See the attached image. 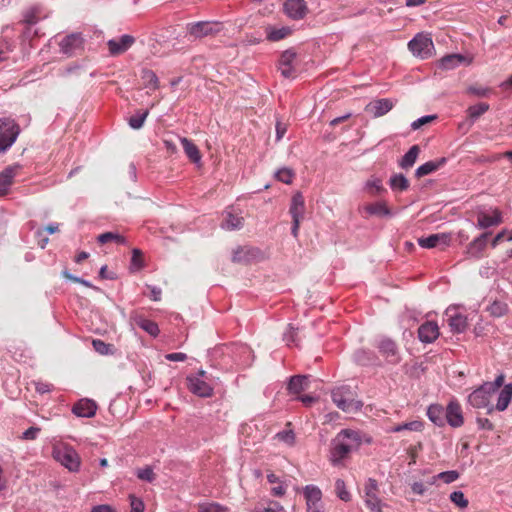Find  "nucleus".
Returning <instances> with one entry per match:
<instances>
[{"mask_svg": "<svg viewBox=\"0 0 512 512\" xmlns=\"http://www.w3.org/2000/svg\"><path fill=\"white\" fill-rule=\"evenodd\" d=\"M504 383V375H498L494 381L485 382L477 389H475L468 396L469 404L477 409L486 408L487 413L491 414L495 408L491 405V398Z\"/></svg>", "mask_w": 512, "mask_h": 512, "instance_id": "f257e3e1", "label": "nucleus"}, {"mask_svg": "<svg viewBox=\"0 0 512 512\" xmlns=\"http://www.w3.org/2000/svg\"><path fill=\"white\" fill-rule=\"evenodd\" d=\"M331 398L334 404L344 412L359 410L362 403L354 400V393L350 386L343 385L332 390Z\"/></svg>", "mask_w": 512, "mask_h": 512, "instance_id": "f03ea898", "label": "nucleus"}, {"mask_svg": "<svg viewBox=\"0 0 512 512\" xmlns=\"http://www.w3.org/2000/svg\"><path fill=\"white\" fill-rule=\"evenodd\" d=\"M20 134V127L10 117L0 118V153L9 149Z\"/></svg>", "mask_w": 512, "mask_h": 512, "instance_id": "7ed1b4c3", "label": "nucleus"}, {"mask_svg": "<svg viewBox=\"0 0 512 512\" xmlns=\"http://www.w3.org/2000/svg\"><path fill=\"white\" fill-rule=\"evenodd\" d=\"M53 457L70 472H78L80 469V456L71 446L63 445L55 447L53 449Z\"/></svg>", "mask_w": 512, "mask_h": 512, "instance_id": "20e7f679", "label": "nucleus"}, {"mask_svg": "<svg viewBox=\"0 0 512 512\" xmlns=\"http://www.w3.org/2000/svg\"><path fill=\"white\" fill-rule=\"evenodd\" d=\"M408 48L414 56L426 59L433 54L434 44L428 34L418 33L408 42Z\"/></svg>", "mask_w": 512, "mask_h": 512, "instance_id": "39448f33", "label": "nucleus"}, {"mask_svg": "<svg viewBox=\"0 0 512 512\" xmlns=\"http://www.w3.org/2000/svg\"><path fill=\"white\" fill-rule=\"evenodd\" d=\"M206 372L199 370L193 375L187 376L189 390L199 397H210L213 393V388L205 380Z\"/></svg>", "mask_w": 512, "mask_h": 512, "instance_id": "423d86ee", "label": "nucleus"}, {"mask_svg": "<svg viewBox=\"0 0 512 512\" xmlns=\"http://www.w3.org/2000/svg\"><path fill=\"white\" fill-rule=\"evenodd\" d=\"M307 512H324L322 491L316 485L309 484L303 488Z\"/></svg>", "mask_w": 512, "mask_h": 512, "instance_id": "0eeeda50", "label": "nucleus"}, {"mask_svg": "<svg viewBox=\"0 0 512 512\" xmlns=\"http://www.w3.org/2000/svg\"><path fill=\"white\" fill-rule=\"evenodd\" d=\"M364 502L371 512H382L381 500L378 497V483L369 478L364 485Z\"/></svg>", "mask_w": 512, "mask_h": 512, "instance_id": "6e6552de", "label": "nucleus"}, {"mask_svg": "<svg viewBox=\"0 0 512 512\" xmlns=\"http://www.w3.org/2000/svg\"><path fill=\"white\" fill-rule=\"evenodd\" d=\"M220 30L221 26L218 22L199 21L189 23L187 25L188 33L194 38H202L205 36L213 35L218 33Z\"/></svg>", "mask_w": 512, "mask_h": 512, "instance_id": "1a4fd4ad", "label": "nucleus"}, {"mask_svg": "<svg viewBox=\"0 0 512 512\" xmlns=\"http://www.w3.org/2000/svg\"><path fill=\"white\" fill-rule=\"evenodd\" d=\"M84 40L80 33L66 35L59 42L60 52L67 57H72L83 49Z\"/></svg>", "mask_w": 512, "mask_h": 512, "instance_id": "9d476101", "label": "nucleus"}, {"mask_svg": "<svg viewBox=\"0 0 512 512\" xmlns=\"http://www.w3.org/2000/svg\"><path fill=\"white\" fill-rule=\"evenodd\" d=\"M490 232H484L466 247L465 254L468 258L479 260L484 256V251L488 243V236Z\"/></svg>", "mask_w": 512, "mask_h": 512, "instance_id": "9b49d317", "label": "nucleus"}, {"mask_svg": "<svg viewBox=\"0 0 512 512\" xmlns=\"http://www.w3.org/2000/svg\"><path fill=\"white\" fill-rule=\"evenodd\" d=\"M394 107V102L389 98H378L370 101L365 106V112L374 118L387 114Z\"/></svg>", "mask_w": 512, "mask_h": 512, "instance_id": "f8f14e48", "label": "nucleus"}, {"mask_svg": "<svg viewBox=\"0 0 512 512\" xmlns=\"http://www.w3.org/2000/svg\"><path fill=\"white\" fill-rule=\"evenodd\" d=\"M445 422L451 427L458 428L464 423L462 408L458 401L451 400L445 409Z\"/></svg>", "mask_w": 512, "mask_h": 512, "instance_id": "ddd939ff", "label": "nucleus"}, {"mask_svg": "<svg viewBox=\"0 0 512 512\" xmlns=\"http://www.w3.org/2000/svg\"><path fill=\"white\" fill-rule=\"evenodd\" d=\"M352 450L343 442L342 438L337 434V436L332 440L331 449H330V461L336 466L341 463V461L350 453Z\"/></svg>", "mask_w": 512, "mask_h": 512, "instance_id": "4468645a", "label": "nucleus"}, {"mask_svg": "<svg viewBox=\"0 0 512 512\" xmlns=\"http://www.w3.org/2000/svg\"><path fill=\"white\" fill-rule=\"evenodd\" d=\"M491 214L480 211L477 216L476 228L487 229L502 223V213L498 208H492Z\"/></svg>", "mask_w": 512, "mask_h": 512, "instance_id": "2eb2a0df", "label": "nucleus"}, {"mask_svg": "<svg viewBox=\"0 0 512 512\" xmlns=\"http://www.w3.org/2000/svg\"><path fill=\"white\" fill-rule=\"evenodd\" d=\"M446 316L450 330L453 333H463L467 326V317L461 313H458L455 308L449 307L446 310Z\"/></svg>", "mask_w": 512, "mask_h": 512, "instance_id": "dca6fc26", "label": "nucleus"}, {"mask_svg": "<svg viewBox=\"0 0 512 512\" xmlns=\"http://www.w3.org/2000/svg\"><path fill=\"white\" fill-rule=\"evenodd\" d=\"M284 11L289 18L300 20L306 16L308 7L304 0H286L284 3Z\"/></svg>", "mask_w": 512, "mask_h": 512, "instance_id": "f3484780", "label": "nucleus"}, {"mask_svg": "<svg viewBox=\"0 0 512 512\" xmlns=\"http://www.w3.org/2000/svg\"><path fill=\"white\" fill-rule=\"evenodd\" d=\"M296 59V52L292 49L284 51L279 59V70L283 77H295L296 70L293 67V62Z\"/></svg>", "mask_w": 512, "mask_h": 512, "instance_id": "a211bd4d", "label": "nucleus"}, {"mask_svg": "<svg viewBox=\"0 0 512 512\" xmlns=\"http://www.w3.org/2000/svg\"><path fill=\"white\" fill-rule=\"evenodd\" d=\"M130 320L154 338H156L160 333L159 326L156 322L145 318L143 315L138 314L137 312H132L130 314Z\"/></svg>", "mask_w": 512, "mask_h": 512, "instance_id": "6ab92c4d", "label": "nucleus"}, {"mask_svg": "<svg viewBox=\"0 0 512 512\" xmlns=\"http://www.w3.org/2000/svg\"><path fill=\"white\" fill-rule=\"evenodd\" d=\"M243 224L244 218L239 213H235L233 208H229L223 213L220 226L224 230L233 231L241 229Z\"/></svg>", "mask_w": 512, "mask_h": 512, "instance_id": "aec40b11", "label": "nucleus"}, {"mask_svg": "<svg viewBox=\"0 0 512 512\" xmlns=\"http://www.w3.org/2000/svg\"><path fill=\"white\" fill-rule=\"evenodd\" d=\"M135 42V38L131 35H122L119 39H111L107 42L109 52L116 56L126 52Z\"/></svg>", "mask_w": 512, "mask_h": 512, "instance_id": "412c9836", "label": "nucleus"}, {"mask_svg": "<svg viewBox=\"0 0 512 512\" xmlns=\"http://www.w3.org/2000/svg\"><path fill=\"white\" fill-rule=\"evenodd\" d=\"M439 337V327L434 321H426L418 328V338L422 343H433Z\"/></svg>", "mask_w": 512, "mask_h": 512, "instance_id": "4be33fe9", "label": "nucleus"}, {"mask_svg": "<svg viewBox=\"0 0 512 512\" xmlns=\"http://www.w3.org/2000/svg\"><path fill=\"white\" fill-rule=\"evenodd\" d=\"M449 242L450 236L445 233L431 234L427 237H421L418 239L419 246L425 249L435 248L439 245H443V247H445Z\"/></svg>", "mask_w": 512, "mask_h": 512, "instance_id": "5701e85b", "label": "nucleus"}, {"mask_svg": "<svg viewBox=\"0 0 512 512\" xmlns=\"http://www.w3.org/2000/svg\"><path fill=\"white\" fill-rule=\"evenodd\" d=\"M97 405L89 399L79 400L72 408V412L78 417L91 418L95 415Z\"/></svg>", "mask_w": 512, "mask_h": 512, "instance_id": "b1692460", "label": "nucleus"}, {"mask_svg": "<svg viewBox=\"0 0 512 512\" xmlns=\"http://www.w3.org/2000/svg\"><path fill=\"white\" fill-rule=\"evenodd\" d=\"M18 169L19 166H8L0 172V197L8 193Z\"/></svg>", "mask_w": 512, "mask_h": 512, "instance_id": "393cba45", "label": "nucleus"}, {"mask_svg": "<svg viewBox=\"0 0 512 512\" xmlns=\"http://www.w3.org/2000/svg\"><path fill=\"white\" fill-rule=\"evenodd\" d=\"M289 213L292 219L302 220L305 213V201L301 192H297L291 199Z\"/></svg>", "mask_w": 512, "mask_h": 512, "instance_id": "a878e982", "label": "nucleus"}, {"mask_svg": "<svg viewBox=\"0 0 512 512\" xmlns=\"http://www.w3.org/2000/svg\"><path fill=\"white\" fill-rule=\"evenodd\" d=\"M426 415L428 419L436 426L443 427L445 425V409L438 403L428 406Z\"/></svg>", "mask_w": 512, "mask_h": 512, "instance_id": "bb28decb", "label": "nucleus"}, {"mask_svg": "<svg viewBox=\"0 0 512 512\" xmlns=\"http://www.w3.org/2000/svg\"><path fill=\"white\" fill-rule=\"evenodd\" d=\"M309 387V376L295 375L289 378L287 389L291 394H299Z\"/></svg>", "mask_w": 512, "mask_h": 512, "instance_id": "cd10ccee", "label": "nucleus"}, {"mask_svg": "<svg viewBox=\"0 0 512 512\" xmlns=\"http://www.w3.org/2000/svg\"><path fill=\"white\" fill-rule=\"evenodd\" d=\"M338 434L352 451L358 449L362 443L361 433L358 431L343 429Z\"/></svg>", "mask_w": 512, "mask_h": 512, "instance_id": "c85d7f7f", "label": "nucleus"}, {"mask_svg": "<svg viewBox=\"0 0 512 512\" xmlns=\"http://www.w3.org/2000/svg\"><path fill=\"white\" fill-rule=\"evenodd\" d=\"M446 161V158L442 157L434 161L425 162L416 169L415 176L417 178H421L426 175H429L438 170L439 168H441L446 163Z\"/></svg>", "mask_w": 512, "mask_h": 512, "instance_id": "c756f323", "label": "nucleus"}, {"mask_svg": "<svg viewBox=\"0 0 512 512\" xmlns=\"http://www.w3.org/2000/svg\"><path fill=\"white\" fill-rule=\"evenodd\" d=\"M259 251L249 247H238L234 250L232 260L238 263H246L254 259L258 255Z\"/></svg>", "mask_w": 512, "mask_h": 512, "instance_id": "7c9ffc66", "label": "nucleus"}, {"mask_svg": "<svg viewBox=\"0 0 512 512\" xmlns=\"http://www.w3.org/2000/svg\"><path fill=\"white\" fill-rule=\"evenodd\" d=\"M512 399V383H508L504 385L502 390L500 391L496 406L494 407L498 411H504L507 409L509 403Z\"/></svg>", "mask_w": 512, "mask_h": 512, "instance_id": "2f4dec72", "label": "nucleus"}, {"mask_svg": "<svg viewBox=\"0 0 512 512\" xmlns=\"http://www.w3.org/2000/svg\"><path fill=\"white\" fill-rule=\"evenodd\" d=\"M354 360L361 366H369L377 364V357L374 352L366 349H359L354 353Z\"/></svg>", "mask_w": 512, "mask_h": 512, "instance_id": "473e14b6", "label": "nucleus"}, {"mask_svg": "<svg viewBox=\"0 0 512 512\" xmlns=\"http://www.w3.org/2000/svg\"><path fill=\"white\" fill-rule=\"evenodd\" d=\"M465 61L461 54H449L442 57L438 63V67L443 70H452Z\"/></svg>", "mask_w": 512, "mask_h": 512, "instance_id": "72a5a7b5", "label": "nucleus"}, {"mask_svg": "<svg viewBox=\"0 0 512 512\" xmlns=\"http://www.w3.org/2000/svg\"><path fill=\"white\" fill-rule=\"evenodd\" d=\"M180 142L187 157L196 164L200 163L201 154L197 146L185 137L180 138Z\"/></svg>", "mask_w": 512, "mask_h": 512, "instance_id": "f704fd0d", "label": "nucleus"}, {"mask_svg": "<svg viewBox=\"0 0 512 512\" xmlns=\"http://www.w3.org/2000/svg\"><path fill=\"white\" fill-rule=\"evenodd\" d=\"M363 210L368 215H375V216H379V217L391 216L390 209L387 207L386 203L383 201L368 204L363 207Z\"/></svg>", "mask_w": 512, "mask_h": 512, "instance_id": "c9c22d12", "label": "nucleus"}, {"mask_svg": "<svg viewBox=\"0 0 512 512\" xmlns=\"http://www.w3.org/2000/svg\"><path fill=\"white\" fill-rule=\"evenodd\" d=\"M149 114V108H141L135 111L128 119V125L134 129L138 130L143 127L144 122Z\"/></svg>", "mask_w": 512, "mask_h": 512, "instance_id": "e433bc0d", "label": "nucleus"}, {"mask_svg": "<svg viewBox=\"0 0 512 512\" xmlns=\"http://www.w3.org/2000/svg\"><path fill=\"white\" fill-rule=\"evenodd\" d=\"M420 153L418 145H413L410 149L402 156L399 161V166L402 169H409L415 164L417 157Z\"/></svg>", "mask_w": 512, "mask_h": 512, "instance_id": "4c0bfd02", "label": "nucleus"}, {"mask_svg": "<svg viewBox=\"0 0 512 512\" xmlns=\"http://www.w3.org/2000/svg\"><path fill=\"white\" fill-rule=\"evenodd\" d=\"M364 190L371 196L381 195L386 192L382 180L378 177H370L364 184Z\"/></svg>", "mask_w": 512, "mask_h": 512, "instance_id": "58836bf2", "label": "nucleus"}, {"mask_svg": "<svg viewBox=\"0 0 512 512\" xmlns=\"http://www.w3.org/2000/svg\"><path fill=\"white\" fill-rule=\"evenodd\" d=\"M378 349L386 358L392 357L393 359H391L390 361H392V362L397 361V358H396L397 347H396V344L394 343V341H392L391 339L381 340L378 344Z\"/></svg>", "mask_w": 512, "mask_h": 512, "instance_id": "ea45409f", "label": "nucleus"}, {"mask_svg": "<svg viewBox=\"0 0 512 512\" xmlns=\"http://www.w3.org/2000/svg\"><path fill=\"white\" fill-rule=\"evenodd\" d=\"M392 191L403 192L409 188V181L403 174H393L389 179Z\"/></svg>", "mask_w": 512, "mask_h": 512, "instance_id": "a19ab883", "label": "nucleus"}, {"mask_svg": "<svg viewBox=\"0 0 512 512\" xmlns=\"http://www.w3.org/2000/svg\"><path fill=\"white\" fill-rule=\"evenodd\" d=\"M488 109H489V104H487L485 102H480L475 105H472L467 109L468 118L472 122H475L476 120L479 119L480 116H482L485 112H487Z\"/></svg>", "mask_w": 512, "mask_h": 512, "instance_id": "79ce46f5", "label": "nucleus"}, {"mask_svg": "<svg viewBox=\"0 0 512 512\" xmlns=\"http://www.w3.org/2000/svg\"><path fill=\"white\" fill-rule=\"evenodd\" d=\"M141 79L146 88H149L152 91L158 88V77L152 70L143 69Z\"/></svg>", "mask_w": 512, "mask_h": 512, "instance_id": "37998d69", "label": "nucleus"}, {"mask_svg": "<svg viewBox=\"0 0 512 512\" xmlns=\"http://www.w3.org/2000/svg\"><path fill=\"white\" fill-rule=\"evenodd\" d=\"M424 429V422L420 420H414L394 426L392 432H401L403 430L421 432Z\"/></svg>", "mask_w": 512, "mask_h": 512, "instance_id": "c03bdc74", "label": "nucleus"}, {"mask_svg": "<svg viewBox=\"0 0 512 512\" xmlns=\"http://www.w3.org/2000/svg\"><path fill=\"white\" fill-rule=\"evenodd\" d=\"M97 240L99 243L101 244H105L107 242H110V241H114L120 245H126L127 244V240L124 236L118 234V233H115V232H105V233H102L100 234L98 237H97Z\"/></svg>", "mask_w": 512, "mask_h": 512, "instance_id": "a18cd8bd", "label": "nucleus"}, {"mask_svg": "<svg viewBox=\"0 0 512 512\" xmlns=\"http://www.w3.org/2000/svg\"><path fill=\"white\" fill-rule=\"evenodd\" d=\"M142 251L138 248L132 250V257L130 262V270L133 272L139 271L144 268V260L142 257Z\"/></svg>", "mask_w": 512, "mask_h": 512, "instance_id": "49530a36", "label": "nucleus"}, {"mask_svg": "<svg viewBox=\"0 0 512 512\" xmlns=\"http://www.w3.org/2000/svg\"><path fill=\"white\" fill-rule=\"evenodd\" d=\"M291 30L288 27H282L279 29L267 28V39L270 41H279L284 39L286 36L290 34Z\"/></svg>", "mask_w": 512, "mask_h": 512, "instance_id": "de8ad7c7", "label": "nucleus"}, {"mask_svg": "<svg viewBox=\"0 0 512 512\" xmlns=\"http://www.w3.org/2000/svg\"><path fill=\"white\" fill-rule=\"evenodd\" d=\"M335 492H336L337 497L340 500H342L344 502H349L351 500V494L347 490L344 480L337 479L335 481Z\"/></svg>", "mask_w": 512, "mask_h": 512, "instance_id": "09e8293b", "label": "nucleus"}, {"mask_svg": "<svg viewBox=\"0 0 512 512\" xmlns=\"http://www.w3.org/2000/svg\"><path fill=\"white\" fill-rule=\"evenodd\" d=\"M294 175V171L287 167H282L275 172L276 179L284 184H291Z\"/></svg>", "mask_w": 512, "mask_h": 512, "instance_id": "8fccbe9b", "label": "nucleus"}, {"mask_svg": "<svg viewBox=\"0 0 512 512\" xmlns=\"http://www.w3.org/2000/svg\"><path fill=\"white\" fill-rule=\"evenodd\" d=\"M489 313L494 317H502L504 316L508 311V306L506 303L501 301H494L489 307H488Z\"/></svg>", "mask_w": 512, "mask_h": 512, "instance_id": "3c124183", "label": "nucleus"}, {"mask_svg": "<svg viewBox=\"0 0 512 512\" xmlns=\"http://www.w3.org/2000/svg\"><path fill=\"white\" fill-rule=\"evenodd\" d=\"M92 346L94 350L101 355H109L113 353V346L100 339H94L92 341Z\"/></svg>", "mask_w": 512, "mask_h": 512, "instance_id": "603ef678", "label": "nucleus"}, {"mask_svg": "<svg viewBox=\"0 0 512 512\" xmlns=\"http://www.w3.org/2000/svg\"><path fill=\"white\" fill-rule=\"evenodd\" d=\"M450 500L459 508L465 509L468 507V500L462 491H454L450 494Z\"/></svg>", "mask_w": 512, "mask_h": 512, "instance_id": "864d4df0", "label": "nucleus"}, {"mask_svg": "<svg viewBox=\"0 0 512 512\" xmlns=\"http://www.w3.org/2000/svg\"><path fill=\"white\" fill-rule=\"evenodd\" d=\"M199 512H229V509L218 503H204L199 506Z\"/></svg>", "mask_w": 512, "mask_h": 512, "instance_id": "5fc2aeb1", "label": "nucleus"}, {"mask_svg": "<svg viewBox=\"0 0 512 512\" xmlns=\"http://www.w3.org/2000/svg\"><path fill=\"white\" fill-rule=\"evenodd\" d=\"M39 13H40L39 7L30 8L24 14V22L28 25L36 24L37 21L39 20Z\"/></svg>", "mask_w": 512, "mask_h": 512, "instance_id": "6e6d98bb", "label": "nucleus"}, {"mask_svg": "<svg viewBox=\"0 0 512 512\" xmlns=\"http://www.w3.org/2000/svg\"><path fill=\"white\" fill-rule=\"evenodd\" d=\"M276 438L289 446H292L295 442V434L292 430L280 431L276 434Z\"/></svg>", "mask_w": 512, "mask_h": 512, "instance_id": "4d7b16f0", "label": "nucleus"}, {"mask_svg": "<svg viewBox=\"0 0 512 512\" xmlns=\"http://www.w3.org/2000/svg\"><path fill=\"white\" fill-rule=\"evenodd\" d=\"M436 478L443 480L445 483L449 484L456 481L459 478V473L455 470H449L445 472L439 473Z\"/></svg>", "mask_w": 512, "mask_h": 512, "instance_id": "13d9d810", "label": "nucleus"}, {"mask_svg": "<svg viewBox=\"0 0 512 512\" xmlns=\"http://www.w3.org/2000/svg\"><path fill=\"white\" fill-rule=\"evenodd\" d=\"M436 118H437L436 115H425V116H422V117L416 119L415 121H413L411 123V129L412 130H418L423 125H425V124L435 120Z\"/></svg>", "mask_w": 512, "mask_h": 512, "instance_id": "bf43d9fd", "label": "nucleus"}, {"mask_svg": "<svg viewBox=\"0 0 512 512\" xmlns=\"http://www.w3.org/2000/svg\"><path fill=\"white\" fill-rule=\"evenodd\" d=\"M137 477L143 481L152 482L154 480V472L150 467H145L137 471Z\"/></svg>", "mask_w": 512, "mask_h": 512, "instance_id": "052dcab7", "label": "nucleus"}, {"mask_svg": "<svg viewBox=\"0 0 512 512\" xmlns=\"http://www.w3.org/2000/svg\"><path fill=\"white\" fill-rule=\"evenodd\" d=\"M11 51L12 45L7 40H0V61L6 60Z\"/></svg>", "mask_w": 512, "mask_h": 512, "instance_id": "680f3d73", "label": "nucleus"}, {"mask_svg": "<svg viewBox=\"0 0 512 512\" xmlns=\"http://www.w3.org/2000/svg\"><path fill=\"white\" fill-rule=\"evenodd\" d=\"M131 512H144V503L140 498L130 495Z\"/></svg>", "mask_w": 512, "mask_h": 512, "instance_id": "e2e57ef3", "label": "nucleus"}, {"mask_svg": "<svg viewBox=\"0 0 512 512\" xmlns=\"http://www.w3.org/2000/svg\"><path fill=\"white\" fill-rule=\"evenodd\" d=\"M254 512H285L284 507L279 502H270L268 507L256 510Z\"/></svg>", "mask_w": 512, "mask_h": 512, "instance_id": "0e129e2a", "label": "nucleus"}, {"mask_svg": "<svg viewBox=\"0 0 512 512\" xmlns=\"http://www.w3.org/2000/svg\"><path fill=\"white\" fill-rule=\"evenodd\" d=\"M39 432L40 428L32 426L23 432L22 439L35 440L38 437Z\"/></svg>", "mask_w": 512, "mask_h": 512, "instance_id": "69168bd1", "label": "nucleus"}, {"mask_svg": "<svg viewBox=\"0 0 512 512\" xmlns=\"http://www.w3.org/2000/svg\"><path fill=\"white\" fill-rule=\"evenodd\" d=\"M147 288L150 291L149 298L151 300L156 301V302L161 300V295H162L161 288H159L157 286H153V285H147Z\"/></svg>", "mask_w": 512, "mask_h": 512, "instance_id": "338daca9", "label": "nucleus"}, {"mask_svg": "<svg viewBox=\"0 0 512 512\" xmlns=\"http://www.w3.org/2000/svg\"><path fill=\"white\" fill-rule=\"evenodd\" d=\"M276 129V141L279 142L287 132V125L282 123L281 121H277L275 125Z\"/></svg>", "mask_w": 512, "mask_h": 512, "instance_id": "774afa93", "label": "nucleus"}]
</instances>
